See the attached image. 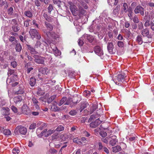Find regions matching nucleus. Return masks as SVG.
Returning a JSON list of instances; mask_svg holds the SVG:
<instances>
[{
	"label": "nucleus",
	"instance_id": "27",
	"mask_svg": "<svg viewBox=\"0 0 154 154\" xmlns=\"http://www.w3.org/2000/svg\"><path fill=\"white\" fill-rule=\"evenodd\" d=\"M113 151L114 152H116L121 150V147L119 146H116L112 147Z\"/></svg>",
	"mask_w": 154,
	"mask_h": 154
},
{
	"label": "nucleus",
	"instance_id": "43",
	"mask_svg": "<svg viewBox=\"0 0 154 154\" xmlns=\"http://www.w3.org/2000/svg\"><path fill=\"white\" fill-rule=\"evenodd\" d=\"M100 135L103 137H105L107 135V133L104 131H101L100 132Z\"/></svg>",
	"mask_w": 154,
	"mask_h": 154
},
{
	"label": "nucleus",
	"instance_id": "44",
	"mask_svg": "<svg viewBox=\"0 0 154 154\" xmlns=\"http://www.w3.org/2000/svg\"><path fill=\"white\" fill-rule=\"evenodd\" d=\"M48 11V12L49 14L51 13V12L52 10H53V8L52 5L50 4L47 8Z\"/></svg>",
	"mask_w": 154,
	"mask_h": 154
},
{
	"label": "nucleus",
	"instance_id": "37",
	"mask_svg": "<svg viewBox=\"0 0 154 154\" xmlns=\"http://www.w3.org/2000/svg\"><path fill=\"white\" fill-rule=\"evenodd\" d=\"M59 136L57 134H54L51 136V139L52 140H58Z\"/></svg>",
	"mask_w": 154,
	"mask_h": 154
},
{
	"label": "nucleus",
	"instance_id": "57",
	"mask_svg": "<svg viewBox=\"0 0 154 154\" xmlns=\"http://www.w3.org/2000/svg\"><path fill=\"white\" fill-rule=\"evenodd\" d=\"M11 109L14 113H17V108L14 106H11Z\"/></svg>",
	"mask_w": 154,
	"mask_h": 154
},
{
	"label": "nucleus",
	"instance_id": "40",
	"mask_svg": "<svg viewBox=\"0 0 154 154\" xmlns=\"http://www.w3.org/2000/svg\"><path fill=\"white\" fill-rule=\"evenodd\" d=\"M41 43L39 41H37L36 42V43L35 44L34 46V48H38L40 47Z\"/></svg>",
	"mask_w": 154,
	"mask_h": 154
},
{
	"label": "nucleus",
	"instance_id": "28",
	"mask_svg": "<svg viewBox=\"0 0 154 154\" xmlns=\"http://www.w3.org/2000/svg\"><path fill=\"white\" fill-rule=\"evenodd\" d=\"M24 15L27 17L31 18L32 17V13L30 11H26L24 13Z\"/></svg>",
	"mask_w": 154,
	"mask_h": 154
},
{
	"label": "nucleus",
	"instance_id": "49",
	"mask_svg": "<svg viewBox=\"0 0 154 154\" xmlns=\"http://www.w3.org/2000/svg\"><path fill=\"white\" fill-rule=\"evenodd\" d=\"M82 38L83 37L81 38L78 40V44L80 46H82L84 43V42L82 40Z\"/></svg>",
	"mask_w": 154,
	"mask_h": 154
},
{
	"label": "nucleus",
	"instance_id": "35",
	"mask_svg": "<svg viewBox=\"0 0 154 154\" xmlns=\"http://www.w3.org/2000/svg\"><path fill=\"white\" fill-rule=\"evenodd\" d=\"M12 29L15 32H17L20 29L19 27L16 24L12 26Z\"/></svg>",
	"mask_w": 154,
	"mask_h": 154
},
{
	"label": "nucleus",
	"instance_id": "11",
	"mask_svg": "<svg viewBox=\"0 0 154 154\" xmlns=\"http://www.w3.org/2000/svg\"><path fill=\"white\" fill-rule=\"evenodd\" d=\"M23 100L22 97L20 96H18L14 98V102L16 104H19Z\"/></svg>",
	"mask_w": 154,
	"mask_h": 154
},
{
	"label": "nucleus",
	"instance_id": "4",
	"mask_svg": "<svg viewBox=\"0 0 154 154\" xmlns=\"http://www.w3.org/2000/svg\"><path fill=\"white\" fill-rule=\"evenodd\" d=\"M16 130L17 133L23 135L26 134L27 132V129L26 127L21 126L17 127L16 128Z\"/></svg>",
	"mask_w": 154,
	"mask_h": 154
},
{
	"label": "nucleus",
	"instance_id": "1",
	"mask_svg": "<svg viewBox=\"0 0 154 154\" xmlns=\"http://www.w3.org/2000/svg\"><path fill=\"white\" fill-rule=\"evenodd\" d=\"M44 24L45 27H43L42 28V31L49 38L51 36L52 38H55L56 37L55 33L54 32H51L53 29V25L46 21H44Z\"/></svg>",
	"mask_w": 154,
	"mask_h": 154
},
{
	"label": "nucleus",
	"instance_id": "54",
	"mask_svg": "<svg viewBox=\"0 0 154 154\" xmlns=\"http://www.w3.org/2000/svg\"><path fill=\"white\" fill-rule=\"evenodd\" d=\"M117 45L119 47L123 48L124 46V43L122 42L119 41L117 42Z\"/></svg>",
	"mask_w": 154,
	"mask_h": 154
},
{
	"label": "nucleus",
	"instance_id": "22",
	"mask_svg": "<svg viewBox=\"0 0 154 154\" xmlns=\"http://www.w3.org/2000/svg\"><path fill=\"white\" fill-rule=\"evenodd\" d=\"M136 41L139 44H142L143 43V41L141 35H138L136 37Z\"/></svg>",
	"mask_w": 154,
	"mask_h": 154
},
{
	"label": "nucleus",
	"instance_id": "41",
	"mask_svg": "<svg viewBox=\"0 0 154 154\" xmlns=\"http://www.w3.org/2000/svg\"><path fill=\"white\" fill-rule=\"evenodd\" d=\"M20 152V150L18 147H15L12 150V152L14 154H18Z\"/></svg>",
	"mask_w": 154,
	"mask_h": 154
},
{
	"label": "nucleus",
	"instance_id": "39",
	"mask_svg": "<svg viewBox=\"0 0 154 154\" xmlns=\"http://www.w3.org/2000/svg\"><path fill=\"white\" fill-rule=\"evenodd\" d=\"M79 11L80 14H85L86 11L83 9L82 8L81 6L79 5Z\"/></svg>",
	"mask_w": 154,
	"mask_h": 154
},
{
	"label": "nucleus",
	"instance_id": "50",
	"mask_svg": "<svg viewBox=\"0 0 154 154\" xmlns=\"http://www.w3.org/2000/svg\"><path fill=\"white\" fill-rule=\"evenodd\" d=\"M96 119L95 116L94 115H91L88 120V122H90Z\"/></svg>",
	"mask_w": 154,
	"mask_h": 154
},
{
	"label": "nucleus",
	"instance_id": "24",
	"mask_svg": "<svg viewBox=\"0 0 154 154\" xmlns=\"http://www.w3.org/2000/svg\"><path fill=\"white\" fill-rule=\"evenodd\" d=\"M15 48L16 52H20L22 49V47L20 43H18L16 44Z\"/></svg>",
	"mask_w": 154,
	"mask_h": 154
},
{
	"label": "nucleus",
	"instance_id": "32",
	"mask_svg": "<svg viewBox=\"0 0 154 154\" xmlns=\"http://www.w3.org/2000/svg\"><path fill=\"white\" fill-rule=\"evenodd\" d=\"M56 95H54L51 96L47 100V102L48 103H50L56 97Z\"/></svg>",
	"mask_w": 154,
	"mask_h": 154
},
{
	"label": "nucleus",
	"instance_id": "31",
	"mask_svg": "<svg viewBox=\"0 0 154 154\" xmlns=\"http://www.w3.org/2000/svg\"><path fill=\"white\" fill-rule=\"evenodd\" d=\"M132 20L135 23H137L139 22V20L138 17L136 15H135L133 17H132Z\"/></svg>",
	"mask_w": 154,
	"mask_h": 154
},
{
	"label": "nucleus",
	"instance_id": "25",
	"mask_svg": "<svg viewBox=\"0 0 154 154\" xmlns=\"http://www.w3.org/2000/svg\"><path fill=\"white\" fill-rule=\"evenodd\" d=\"M26 45L27 48L31 54H34L36 53V51L35 49V48H34L32 47L29 45Z\"/></svg>",
	"mask_w": 154,
	"mask_h": 154
},
{
	"label": "nucleus",
	"instance_id": "47",
	"mask_svg": "<svg viewBox=\"0 0 154 154\" xmlns=\"http://www.w3.org/2000/svg\"><path fill=\"white\" fill-rule=\"evenodd\" d=\"M119 7L118 6H117L113 10V13L114 15H116L117 14H118V13L119 12Z\"/></svg>",
	"mask_w": 154,
	"mask_h": 154
},
{
	"label": "nucleus",
	"instance_id": "48",
	"mask_svg": "<svg viewBox=\"0 0 154 154\" xmlns=\"http://www.w3.org/2000/svg\"><path fill=\"white\" fill-rule=\"evenodd\" d=\"M103 147L101 142H100L98 143V149L99 150L102 151Z\"/></svg>",
	"mask_w": 154,
	"mask_h": 154
},
{
	"label": "nucleus",
	"instance_id": "19",
	"mask_svg": "<svg viewBox=\"0 0 154 154\" xmlns=\"http://www.w3.org/2000/svg\"><path fill=\"white\" fill-rule=\"evenodd\" d=\"M45 130H46V132L45 134V137H47L51 135L52 134L54 133L55 131V130L53 129H49L47 130V129H45Z\"/></svg>",
	"mask_w": 154,
	"mask_h": 154
},
{
	"label": "nucleus",
	"instance_id": "17",
	"mask_svg": "<svg viewBox=\"0 0 154 154\" xmlns=\"http://www.w3.org/2000/svg\"><path fill=\"white\" fill-rule=\"evenodd\" d=\"M36 79L34 77H32L29 80V83L32 87L35 86L36 83Z\"/></svg>",
	"mask_w": 154,
	"mask_h": 154
},
{
	"label": "nucleus",
	"instance_id": "58",
	"mask_svg": "<svg viewBox=\"0 0 154 154\" xmlns=\"http://www.w3.org/2000/svg\"><path fill=\"white\" fill-rule=\"evenodd\" d=\"M26 68L27 73L28 74H29L31 71L33 69V68L32 67H28L27 66Z\"/></svg>",
	"mask_w": 154,
	"mask_h": 154
},
{
	"label": "nucleus",
	"instance_id": "8",
	"mask_svg": "<svg viewBox=\"0 0 154 154\" xmlns=\"http://www.w3.org/2000/svg\"><path fill=\"white\" fill-rule=\"evenodd\" d=\"M22 113L24 114L29 115L31 112L29 108L26 105H23L21 109Z\"/></svg>",
	"mask_w": 154,
	"mask_h": 154
},
{
	"label": "nucleus",
	"instance_id": "36",
	"mask_svg": "<svg viewBox=\"0 0 154 154\" xmlns=\"http://www.w3.org/2000/svg\"><path fill=\"white\" fill-rule=\"evenodd\" d=\"M64 127L62 125H59L57 128L55 130V131H61L64 130Z\"/></svg>",
	"mask_w": 154,
	"mask_h": 154
},
{
	"label": "nucleus",
	"instance_id": "53",
	"mask_svg": "<svg viewBox=\"0 0 154 154\" xmlns=\"http://www.w3.org/2000/svg\"><path fill=\"white\" fill-rule=\"evenodd\" d=\"M32 24L35 27L37 28H39L38 24L37 23V21L35 20H33Z\"/></svg>",
	"mask_w": 154,
	"mask_h": 154
},
{
	"label": "nucleus",
	"instance_id": "23",
	"mask_svg": "<svg viewBox=\"0 0 154 154\" xmlns=\"http://www.w3.org/2000/svg\"><path fill=\"white\" fill-rule=\"evenodd\" d=\"M149 31L147 29H143L141 31V34L142 35L144 36H148L149 35Z\"/></svg>",
	"mask_w": 154,
	"mask_h": 154
},
{
	"label": "nucleus",
	"instance_id": "12",
	"mask_svg": "<svg viewBox=\"0 0 154 154\" xmlns=\"http://www.w3.org/2000/svg\"><path fill=\"white\" fill-rule=\"evenodd\" d=\"M83 37L85 38L90 43L92 42L94 40V37L90 35L85 34L83 35Z\"/></svg>",
	"mask_w": 154,
	"mask_h": 154
},
{
	"label": "nucleus",
	"instance_id": "45",
	"mask_svg": "<svg viewBox=\"0 0 154 154\" xmlns=\"http://www.w3.org/2000/svg\"><path fill=\"white\" fill-rule=\"evenodd\" d=\"M13 8L12 7H10L8 11V13L9 15H11L13 13Z\"/></svg>",
	"mask_w": 154,
	"mask_h": 154
},
{
	"label": "nucleus",
	"instance_id": "16",
	"mask_svg": "<svg viewBox=\"0 0 154 154\" xmlns=\"http://www.w3.org/2000/svg\"><path fill=\"white\" fill-rule=\"evenodd\" d=\"M128 7L127 4L126 3H124L121 8V13L122 14H123L124 12L126 13L128 12Z\"/></svg>",
	"mask_w": 154,
	"mask_h": 154
},
{
	"label": "nucleus",
	"instance_id": "2",
	"mask_svg": "<svg viewBox=\"0 0 154 154\" xmlns=\"http://www.w3.org/2000/svg\"><path fill=\"white\" fill-rule=\"evenodd\" d=\"M126 76L127 75L126 74L122 73L120 74L115 76L113 78V81L116 84L118 85L119 84L125 81V78Z\"/></svg>",
	"mask_w": 154,
	"mask_h": 154
},
{
	"label": "nucleus",
	"instance_id": "9",
	"mask_svg": "<svg viewBox=\"0 0 154 154\" xmlns=\"http://www.w3.org/2000/svg\"><path fill=\"white\" fill-rule=\"evenodd\" d=\"M101 123V121L98 119H97L94 122H92L90 124V126L91 128H94L98 126Z\"/></svg>",
	"mask_w": 154,
	"mask_h": 154
},
{
	"label": "nucleus",
	"instance_id": "7",
	"mask_svg": "<svg viewBox=\"0 0 154 154\" xmlns=\"http://www.w3.org/2000/svg\"><path fill=\"white\" fill-rule=\"evenodd\" d=\"M94 50L95 54L99 56H101L103 54V50L99 46L97 45L95 46Z\"/></svg>",
	"mask_w": 154,
	"mask_h": 154
},
{
	"label": "nucleus",
	"instance_id": "13",
	"mask_svg": "<svg viewBox=\"0 0 154 154\" xmlns=\"http://www.w3.org/2000/svg\"><path fill=\"white\" fill-rule=\"evenodd\" d=\"M88 105H89V104L88 103L86 102H81L80 105V108L79 109V110L80 112H81Z\"/></svg>",
	"mask_w": 154,
	"mask_h": 154
},
{
	"label": "nucleus",
	"instance_id": "14",
	"mask_svg": "<svg viewBox=\"0 0 154 154\" xmlns=\"http://www.w3.org/2000/svg\"><path fill=\"white\" fill-rule=\"evenodd\" d=\"M32 102L33 105L35 106L36 108L37 109H39L40 107L38 105L39 102L34 97H33L32 99Z\"/></svg>",
	"mask_w": 154,
	"mask_h": 154
},
{
	"label": "nucleus",
	"instance_id": "21",
	"mask_svg": "<svg viewBox=\"0 0 154 154\" xmlns=\"http://www.w3.org/2000/svg\"><path fill=\"white\" fill-rule=\"evenodd\" d=\"M53 53L55 56H60L61 55V52L56 47H54L53 49Z\"/></svg>",
	"mask_w": 154,
	"mask_h": 154
},
{
	"label": "nucleus",
	"instance_id": "42",
	"mask_svg": "<svg viewBox=\"0 0 154 154\" xmlns=\"http://www.w3.org/2000/svg\"><path fill=\"white\" fill-rule=\"evenodd\" d=\"M53 2L54 4H56L59 7H60L61 2L60 0H53Z\"/></svg>",
	"mask_w": 154,
	"mask_h": 154
},
{
	"label": "nucleus",
	"instance_id": "26",
	"mask_svg": "<svg viewBox=\"0 0 154 154\" xmlns=\"http://www.w3.org/2000/svg\"><path fill=\"white\" fill-rule=\"evenodd\" d=\"M97 108V103L93 104L91 107L90 108L91 113H93Z\"/></svg>",
	"mask_w": 154,
	"mask_h": 154
},
{
	"label": "nucleus",
	"instance_id": "18",
	"mask_svg": "<svg viewBox=\"0 0 154 154\" xmlns=\"http://www.w3.org/2000/svg\"><path fill=\"white\" fill-rule=\"evenodd\" d=\"M0 130L5 135L8 136L11 134V131L9 129H4L3 128L1 127Z\"/></svg>",
	"mask_w": 154,
	"mask_h": 154
},
{
	"label": "nucleus",
	"instance_id": "60",
	"mask_svg": "<svg viewBox=\"0 0 154 154\" xmlns=\"http://www.w3.org/2000/svg\"><path fill=\"white\" fill-rule=\"evenodd\" d=\"M102 151H103L107 154L109 153V151L108 149L106 147H104Z\"/></svg>",
	"mask_w": 154,
	"mask_h": 154
},
{
	"label": "nucleus",
	"instance_id": "5",
	"mask_svg": "<svg viewBox=\"0 0 154 154\" xmlns=\"http://www.w3.org/2000/svg\"><path fill=\"white\" fill-rule=\"evenodd\" d=\"M34 61L38 64H43L44 62L45 58L38 55H35L33 56Z\"/></svg>",
	"mask_w": 154,
	"mask_h": 154
},
{
	"label": "nucleus",
	"instance_id": "15",
	"mask_svg": "<svg viewBox=\"0 0 154 154\" xmlns=\"http://www.w3.org/2000/svg\"><path fill=\"white\" fill-rule=\"evenodd\" d=\"M2 114L4 115H8L9 114V109L7 107L2 108L1 110Z\"/></svg>",
	"mask_w": 154,
	"mask_h": 154
},
{
	"label": "nucleus",
	"instance_id": "10",
	"mask_svg": "<svg viewBox=\"0 0 154 154\" xmlns=\"http://www.w3.org/2000/svg\"><path fill=\"white\" fill-rule=\"evenodd\" d=\"M107 48L110 54H113V49L114 48V45L112 42H109L107 44Z\"/></svg>",
	"mask_w": 154,
	"mask_h": 154
},
{
	"label": "nucleus",
	"instance_id": "30",
	"mask_svg": "<svg viewBox=\"0 0 154 154\" xmlns=\"http://www.w3.org/2000/svg\"><path fill=\"white\" fill-rule=\"evenodd\" d=\"M79 109L76 110H72L69 113V114L72 116L75 115L77 113Z\"/></svg>",
	"mask_w": 154,
	"mask_h": 154
},
{
	"label": "nucleus",
	"instance_id": "20",
	"mask_svg": "<svg viewBox=\"0 0 154 154\" xmlns=\"http://www.w3.org/2000/svg\"><path fill=\"white\" fill-rule=\"evenodd\" d=\"M116 138V137L115 136H112V139L109 141V144L112 146L115 145L117 142V139Z\"/></svg>",
	"mask_w": 154,
	"mask_h": 154
},
{
	"label": "nucleus",
	"instance_id": "59",
	"mask_svg": "<svg viewBox=\"0 0 154 154\" xmlns=\"http://www.w3.org/2000/svg\"><path fill=\"white\" fill-rule=\"evenodd\" d=\"M147 5L150 7L154 8V3L152 2L151 1L148 3Z\"/></svg>",
	"mask_w": 154,
	"mask_h": 154
},
{
	"label": "nucleus",
	"instance_id": "34",
	"mask_svg": "<svg viewBox=\"0 0 154 154\" xmlns=\"http://www.w3.org/2000/svg\"><path fill=\"white\" fill-rule=\"evenodd\" d=\"M73 140L74 143H75L79 145H81L82 144V142L81 141V140L77 138H74L73 139Z\"/></svg>",
	"mask_w": 154,
	"mask_h": 154
},
{
	"label": "nucleus",
	"instance_id": "51",
	"mask_svg": "<svg viewBox=\"0 0 154 154\" xmlns=\"http://www.w3.org/2000/svg\"><path fill=\"white\" fill-rule=\"evenodd\" d=\"M46 130L44 129L41 133L38 134V136L39 137H41L43 135H44V136H45V132H46Z\"/></svg>",
	"mask_w": 154,
	"mask_h": 154
},
{
	"label": "nucleus",
	"instance_id": "63",
	"mask_svg": "<svg viewBox=\"0 0 154 154\" xmlns=\"http://www.w3.org/2000/svg\"><path fill=\"white\" fill-rule=\"evenodd\" d=\"M35 4L38 7L40 6L41 5L40 3L38 0H35Z\"/></svg>",
	"mask_w": 154,
	"mask_h": 154
},
{
	"label": "nucleus",
	"instance_id": "3",
	"mask_svg": "<svg viewBox=\"0 0 154 154\" xmlns=\"http://www.w3.org/2000/svg\"><path fill=\"white\" fill-rule=\"evenodd\" d=\"M29 32L31 38L32 39L35 38H36L38 40L41 39V35L36 29H30Z\"/></svg>",
	"mask_w": 154,
	"mask_h": 154
},
{
	"label": "nucleus",
	"instance_id": "64",
	"mask_svg": "<svg viewBox=\"0 0 154 154\" xmlns=\"http://www.w3.org/2000/svg\"><path fill=\"white\" fill-rule=\"evenodd\" d=\"M66 102L64 104L65 105H69L70 104V103H71V102H72L71 101V100L70 99H67V100H66Z\"/></svg>",
	"mask_w": 154,
	"mask_h": 154
},
{
	"label": "nucleus",
	"instance_id": "29",
	"mask_svg": "<svg viewBox=\"0 0 154 154\" xmlns=\"http://www.w3.org/2000/svg\"><path fill=\"white\" fill-rule=\"evenodd\" d=\"M67 100V97H63L60 100L59 103H58L59 106H60L63 104Z\"/></svg>",
	"mask_w": 154,
	"mask_h": 154
},
{
	"label": "nucleus",
	"instance_id": "56",
	"mask_svg": "<svg viewBox=\"0 0 154 154\" xmlns=\"http://www.w3.org/2000/svg\"><path fill=\"white\" fill-rule=\"evenodd\" d=\"M138 25V29H139L141 30L143 29V23H142V22H140L139 23Z\"/></svg>",
	"mask_w": 154,
	"mask_h": 154
},
{
	"label": "nucleus",
	"instance_id": "38",
	"mask_svg": "<svg viewBox=\"0 0 154 154\" xmlns=\"http://www.w3.org/2000/svg\"><path fill=\"white\" fill-rule=\"evenodd\" d=\"M83 94L84 96L88 97L90 95L91 92L90 91L88 90H85L83 92Z\"/></svg>",
	"mask_w": 154,
	"mask_h": 154
},
{
	"label": "nucleus",
	"instance_id": "61",
	"mask_svg": "<svg viewBox=\"0 0 154 154\" xmlns=\"http://www.w3.org/2000/svg\"><path fill=\"white\" fill-rule=\"evenodd\" d=\"M11 65L14 68H15L17 66V63L15 61L11 62Z\"/></svg>",
	"mask_w": 154,
	"mask_h": 154
},
{
	"label": "nucleus",
	"instance_id": "52",
	"mask_svg": "<svg viewBox=\"0 0 154 154\" xmlns=\"http://www.w3.org/2000/svg\"><path fill=\"white\" fill-rule=\"evenodd\" d=\"M46 21L49 23H51L54 21V19L52 17L50 16H48V18L46 19Z\"/></svg>",
	"mask_w": 154,
	"mask_h": 154
},
{
	"label": "nucleus",
	"instance_id": "62",
	"mask_svg": "<svg viewBox=\"0 0 154 154\" xmlns=\"http://www.w3.org/2000/svg\"><path fill=\"white\" fill-rule=\"evenodd\" d=\"M60 108L57 106H54L53 108V110L54 111H57L60 110Z\"/></svg>",
	"mask_w": 154,
	"mask_h": 154
},
{
	"label": "nucleus",
	"instance_id": "46",
	"mask_svg": "<svg viewBox=\"0 0 154 154\" xmlns=\"http://www.w3.org/2000/svg\"><path fill=\"white\" fill-rule=\"evenodd\" d=\"M25 90V89L24 88H21L17 92V94H23Z\"/></svg>",
	"mask_w": 154,
	"mask_h": 154
},
{
	"label": "nucleus",
	"instance_id": "6",
	"mask_svg": "<svg viewBox=\"0 0 154 154\" xmlns=\"http://www.w3.org/2000/svg\"><path fill=\"white\" fill-rule=\"evenodd\" d=\"M144 9L142 6L138 5L134 9V12L135 14H140L142 16L144 15Z\"/></svg>",
	"mask_w": 154,
	"mask_h": 154
},
{
	"label": "nucleus",
	"instance_id": "33",
	"mask_svg": "<svg viewBox=\"0 0 154 154\" xmlns=\"http://www.w3.org/2000/svg\"><path fill=\"white\" fill-rule=\"evenodd\" d=\"M128 12V15L129 17V19L131 20H132V17L133 15L132 10L131 9L129 8Z\"/></svg>",
	"mask_w": 154,
	"mask_h": 154
},
{
	"label": "nucleus",
	"instance_id": "55",
	"mask_svg": "<svg viewBox=\"0 0 154 154\" xmlns=\"http://www.w3.org/2000/svg\"><path fill=\"white\" fill-rule=\"evenodd\" d=\"M36 124L35 123L32 124L29 126V129H34L36 127Z\"/></svg>",
	"mask_w": 154,
	"mask_h": 154
}]
</instances>
